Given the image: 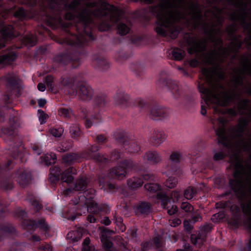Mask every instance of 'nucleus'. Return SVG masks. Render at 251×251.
<instances>
[{
    "instance_id": "obj_1",
    "label": "nucleus",
    "mask_w": 251,
    "mask_h": 251,
    "mask_svg": "<svg viewBox=\"0 0 251 251\" xmlns=\"http://www.w3.org/2000/svg\"><path fill=\"white\" fill-rule=\"evenodd\" d=\"M152 11L157 19L155 30L163 36L169 35L176 38L178 31L175 26V23L181 20L194 28L201 27L210 36L213 49L203 52L200 56L203 63L212 65L209 68H203L201 70L209 88H205L203 85L199 88L207 105L209 103L218 105L213 107L214 115L225 113V111L219 105H227L243 92L251 95V86H246L243 84L245 75L251 76V63L247 61L242 62L240 68L233 70L231 78L233 88L227 90L221 82L220 80L224 78L225 73L220 64L224 61L229 52L237 51L242 44L241 41H233L228 49L222 48L223 43L220 37V27L223 20L222 10L214 7L212 11H206L203 17L200 7L190 0H163L158 5L153 8Z\"/></svg>"
},
{
    "instance_id": "obj_2",
    "label": "nucleus",
    "mask_w": 251,
    "mask_h": 251,
    "mask_svg": "<svg viewBox=\"0 0 251 251\" xmlns=\"http://www.w3.org/2000/svg\"><path fill=\"white\" fill-rule=\"evenodd\" d=\"M65 8L67 10L65 15L66 20L83 25L90 23L92 17L101 18L105 16L108 21L100 25L99 29L101 31L108 30L120 19L122 15L121 11L103 0L84 4H82L78 0H74L70 5H65Z\"/></svg>"
},
{
    "instance_id": "obj_3",
    "label": "nucleus",
    "mask_w": 251,
    "mask_h": 251,
    "mask_svg": "<svg viewBox=\"0 0 251 251\" xmlns=\"http://www.w3.org/2000/svg\"><path fill=\"white\" fill-rule=\"evenodd\" d=\"M238 107L240 113L246 115L247 117L241 119L237 126L226 130L225 125L227 121L224 117H219L217 119L214 116L211 121L213 125L217 126L216 134L222 144L237 151H249L251 150V138L245 139L243 137V132L248 123L251 121V101L247 100H241Z\"/></svg>"
},
{
    "instance_id": "obj_4",
    "label": "nucleus",
    "mask_w": 251,
    "mask_h": 251,
    "mask_svg": "<svg viewBox=\"0 0 251 251\" xmlns=\"http://www.w3.org/2000/svg\"><path fill=\"white\" fill-rule=\"evenodd\" d=\"M234 166L235 169L234 179L230 180L229 183L235 192H242L251 183V171L247 172L239 159L236 160Z\"/></svg>"
},
{
    "instance_id": "obj_5",
    "label": "nucleus",
    "mask_w": 251,
    "mask_h": 251,
    "mask_svg": "<svg viewBox=\"0 0 251 251\" xmlns=\"http://www.w3.org/2000/svg\"><path fill=\"white\" fill-rule=\"evenodd\" d=\"M66 91L70 96H77L81 100H90L93 94V91L91 87L82 82H76L73 85L66 87Z\"/></svg>"
},
{
    "instance_id": "obj_6",
    "label": "nucleus",
    "mask_w": 251,
    "mask_h": 251,
    "mask_svg": "<svg viewBox=\"0 0 251 251\" xmlns=\"http://www.w3.org/2000/svg\"><path fill=\"white\" fill-rule=\"evenodd\" d=\"M133 166V163L132 161L126 160L123 161L117 166L111 168L107 174V176L109 178L122 180L126 177V171L132 168Z\"/></svg>"
},
{
    "instance_id": "obj_7",
    "label": "nucleus",
    "mask_w": 251,
    "mask_h": 251,
    "mask_svg": "<svg viewBox=\"0 0 251 251\" xmlns=\"http://www.w3.org/2000/svg\"><path fill=\"white\" fill-rule=\"evenodd\" d=\"M91 196L89 197L88 196V191L84 192L83 196H80L79 198V201L75 202V204H78L80 206L87 205V210L90 213L96 214L99 213L100 211H102L103 209L101 207L98 205L93 200H90L92 199L95 195V191L94 189H90L89 190Z\"/></svg>"
},
{
    "instance_id": "obj_8",
    "label": "nucleus",
    "mask_w": 251,
    "mask_h": 251,
    "mask_svg": "<svg viewBox=\"0 0 251 251\" xmlns=\"http://www.w3.org/2000/svg\"><path fill=\"white\" fill-rule=\"evenodd\" d=\"M189 46L188 52L189 54L198 53L205 50L207 41L205 39H199L195 36L189 37L187 40Z\"/></svg>"
},
{
    "instance_id": "obj_9",
    "label": "nucleus",
    "mask_w": 251,
    "mask_h": 251,
    "mask_svg": "<svg viewBox=\"0 0 251 251\" xmlns=\"http://www.w3.org/2000/svg\"><path fill=\"white\" fill-rule=\"evenodd\" d=\"M115 234V231L107 228H101L100 232V240L103 247L108 250H111L113 243L110 240L112 235Z\"/></svg>"
},
{
    "instance_id": "obj_10",
    "label": "nucleus",
    "mask_w": 251,
    "mask_h": 251,
    "mask_svg": "<svg viewBox=\"0 0 251 251\" xmlns=\"http://www.w3.org/2000/svg\"><path fill=\"white\" fill-rule=\"evenodd\" d=\"M210 228L208 225H205L202 226L201 229V233H200L197 236L192 234L191 236V239L193 244L200 246L205 240L206 234L205 232Z\"/></svg>"
},
{
    "instance_id": "obj_11",
    "label": "nucleus",
    "mask_w": 251,
    "mask_h": 251,
    "mask_svg": "<svg viewBox=\"0 0 251 251\" xmlns=\"http://www.w3.org/2000/svg\"><path fill=\"white\" fill-rule=\"evenodd\" d=\"M86 26L84 27V33H79L78 35L75 37V40L72 43L70 44L75 45H82L85 44L88 39H92V35L88 31H86Z\"/></svg>"
},
{
    "instance_id": "obj_12",
    "label": "nucleus",
    "mask_w": 251,
    "mask_h": 251,
    "mask_svg": "<svg viewBox=\"0 0 251 251\" xmlns=\"http://www.w3.org/2000/svg\"><path fill=\"white\" fill-rule=\"evenodd\" d=\"M144 159L151 164H157L161 160L160 155L155 151H147L144 155Z\"/></svg>"
},
{
    "instance_id": "obj_13",
    "label": "nucleus",
    "mask_w": 251,
    "mask_h": 251,
    "mask_svg": "<svg viewBox=\"0 0 251 251\" xmlns=\"http://www.w3.org/2000/svg\"><path fill=\"white\" fill-rule=\"evenodd\" d=\"M166 139V135L163 131H154L150 138V141L155 145H159Z\"/></svg>"
},
{
    "instance_id": "obj_14",
    "label": "nucleus",
    "mask_w": 251,
    "mask_h": 251,
    "mask_svg": "<svg viewBox=\"0 0 251 251\" xmlns=\"http://www.w3.org/2000/svg\"><path fill=\"white\" fill-rule=\"evenodd\" d=\"M76 170L75 168L70 167L62 173L61 180L63 182L70 184L74 179L72 175H76Z\"/></svg>"
},
{
    "instance_id": "obj_15",
    "label": "nucleus",
    "mask_w": 251,
    "mask_h": 251,
    "mask_svg": "<svg viewBox=\"0 0 251 251\" xmlns=\"http://www.w3.org/2000/svg\"><path fill=\"white\" fill-rule=\"evenodd\" d=\"M30 174L26 171H21L18 173L17 181L22 187H25L26 184H28L30 180Z\"/></svg>"
},
{
    "instance_id": "obj_16",
    "label": "nucleus",
    "mask_w": 251,
    "mask_h": 251,
    "mask_svg": "<svg viewBox=\"0 0 251 251\" xmlns=\"http://www.w3.org/2000/svg\"><path fill=\"white\" fill-rule=\"evenodd\" d=\"M16 59V56L14 54L10 53L7 55L0 56V66L11 64Z\"/></svg>"
},
{
    "instance_id": "obj_17",
    "label": "nucleus",
    "mask_w": 251,
    "mask_h": 251,
    "mask_svg": "<svg viewBox=\"0 0 251 251\" xmlns=\"http://www.w3.org/2000/svg\"><path fill=\"white\" fill-rule=\"evenodd\" d=\"M114 100L116 104L120 106H125L126 105L128 97L126 96L123 93H119L114 97Z\"/></svg>"
},
{
    "instance_id": "obj_18",
    "label": "nucleus",
    "mask_w": 251,
    "mask_h": 251,
    "mask_svg": "<svg viewBox=\"0 0 251 251\" xmlns=\"http://www.w3.org/2000/svg\"><path fill=\"white\" fill-rule=\"evenodd\" d=\"M143 183V179L140 177H133L127 180V185L131 188L133 189L141 186Z\"/></svg>"
},
{
    "instance_id": "obj_19",
    "label": "nucleus",
    "mask_w": 251,
    "mask_h": 251,
    "mask_svg": "<svg viewBox=\"0 0 251 251\" xmlns=\"http://www.w3.org/2000/svg\"><path fill=\"white\" fill-rule=\"evenodd\" d=\"M151 116L152 119H161L166 116L164 109L159 108H153L151 110Z\"/></svg>"
},
{
    "instance_id": "obj_20",
    "label": "nucleus",
    "mask_w": 251,
    "mask_h": 251,
    "mask_svg": "<svg viewBox=\"0 0 251 251\" xmlns=\"http://www.w3.org/2000/svg\"><path fill=\"white\" fill-rule=\"evenodd\" d=\"M0 33L4 39L15 36L13 28L11 25L3 27L0 31Z\"/></svg>"
},
{
    "instance_id": "obj_21",
    "label": "nucleus",
    "mask_w": 251,
    "mask_h": 251,
    "mask_svg": "<svg viewBox=\"0 0 251 251\" xmlns=\"http://www.w3.org/2000/svg\"><path fill=\"white\" fill-rule=\"evenodd\" d=\"M63 160L66 163H74L78 161L79 156L77 154L72 153L64 155L63 157Z\"/></svg>"
},
{
    "instance_id": "obj_22",
    "label": "nucleus",
    "mask_w": 251,
    "mask_h": 251,
    "mask_svg": "<svg viewBox=\"0 0 251 251\" xmlns=\"http://www.w3.org/2000/svg\"><path fill=\"white\" fill-rule=\"evenodd\" d=\"M86 185L87 181L86 178L82 177L76 181L74 189L75 191L83 190L86 188Z\"/></svg>"
},
{
    "instance_id": "obj_23",
    "label": "nucleus",
    "mask_w": 251,
    "mask_h": 251,
    "mask_svg": "<svg viewBox=\"0 0 251 251\" xmlns=\"http://www.w3.org/2000/svg\"><path fill=\"white\" fill-rule=\"evenodd\" d=\"M70 132L71 137L74 139H77L81 135L79 127L76 125H73L70 126Z\"/></svg>"
},
{
    "instance_id": "obj_24",
    "label": "nucleus",
    "mask_w": 251,
    "mask_h": 251,
    "mask_svg": "<svg viewBox=\"0 0 251 251\" xmlns=\"http://www.w3.org/2000/svg\"><path fill=\"white\" fill-rule=\"evenodd\" d=\"M196 189L192 187H188L184 192V196L188 200L192 199L196 194Z\"/></svg>"
},
{
    "instance_id": "obj_25",
    "label": "nucleus",
    "mask_w": 251,
    "mask_h": 251,
    "mask_svg": "<svg viewBox=\"0 0 251 251\" xmlns=\"http://www.w3.org/2000/svg\"><path fill=\"white\" fill-rule=\"evenodd\" d=\"M157 200L160 201L161 205L164 208H167L169 203V198L165 194H158L156 197Z\"/></svg>"
},
{
    "instance_id": "obj_26",
    "label": "nucleus",
    "mask_w": 251,
    "mask_h": 251,
    "mask_svg": "<svg viewBox=\"0 0 251 251\" xmlns=\"http://www.w3.org/2000/svg\"><path fill=\"white\" fill-rule=\"evenodd\" d=\"M172 55L176 60H181L185 55V51L179 49H175L172 51Z\"/></svg>"
},
{
    "instance_id": "obj_27",
    "label": "nucleus",
    "mask_w": 251,
    "mask_h": 251,
    "mask_svg": "<svg viewBox=\"0 0 251 251\" xmlns=\"http://www.w3.org/2000/svg\"><path fill=\"white\" fill-rule=\"evenodd\" d=\"M90 239L89 238H86L82 243V251H94V248L90 246Z\"/></svg>"
},
{
    "instance_id": "obj_28",
    "label": "nucleus",
    "mask_w": 251,
    "mask_h": 251,
    "mask_svg": "<svg viewBox=\"0 0 251 251\" xmlns=\"http://www.w3.org/2000/svg\"><path fill=\"white\" fill-rule=\"evenodd\" d=\"M145 188L146 190L154 193L160 189V186L156 183H148L145 185Z\"/></svg>"
},
{
    "instance_id": "obj_29",
    "label": "nucleus",
    "mask_w": 251,
    "mask_h": 251,
    "mask_svg": "<svg viewBox=\"0 0 251 251\" xmlns=\"http://www.w3.org/2000/svg\"><path fill=\"white\" fill-rule=\"evenodd\" d=\"M117 28L119 33L122 35L126 34L129 32L130 30L128 26L123 23L119 24Z\"/></svg>"
},
{
    "instance_id": "obj_30",
    "label": "nucleus",
    "mask_w": 251,
    "mask_h": 251,
    "mask_svg": "<svg viewBox=\"0 0 251 251\" xmlns=\"http://www.w3.org/2000/svg\"><path fill=\"white\" fill-rule=\"evenodd\" d=\"M151 204L148 202H142L138 207V210L143 214L147 213L150 211Z\"/></svg>"
},
{
    "instance_id": "obj_31",
    "label": "nucleus",
    "mask_w": 251,
    "mask_h": 251,
    "mask_svg": "<svg viewBox=\"0 0 251 251\" xmlns=\"http://www.w3.org/2000/svg\"><path fill=\"white\" fill-rule=\"evenodd\" d=\"M44 161L46 165H50L54 163L56 159V156L54 153L46 154L44 157Z\"/></svg>"
},
{
    "instance_id": "obj_32",
    "label": "nucleus",
    "mask_w": 251,
    "mask_h": 251,
    "mask_svg": "<svg viewBox=\"0 0 251 251\" xmlns=\"http://www.w3.org/2000/svg\"><path fill=\"white\" fill-rule=\"evenodd\" d=\"M25 43L30 46H34L37 42V39L34 35H26L25 37Z\"/></svg>"
},
{
    "instance_id": "obj_33",
    "label": "nucleus",
    "mask_w": 251,
    "mask_h": 251,
    "mask_svg": "<svg viewBox=\"0 0 251 251\" xmlns=\"http://www.w3.org/2000/svg\"><path fill=\"white\" fill-rule=\"evenodd\" d=\"M59 115L65 118H69L72 115V111L70 109L61 108L58 110Z\"/></svg>"
},
{
    "instance_id": "obj_34",
    "label": "nucleus",
    "mask_w": 251,
    "mask_h": 251,
    "mask_svg": "<svg viewBox=\"0 0 251 251\" xmlns=\"http://www.w3.org/2000/svg\"><path fill=\"white\" fill-rule=\"evenodd\" d=\"M64 130L62 127L52 128L50 130V133L56 137H60L63 134Z\"/></svg>"
},
{
    "instance_id": "obj_35",
    "label": "nucleus",
    "mask_w": 251,
    "mask_h": 251,
    "mask_svg": "<svg viewBox=\"0 0 251 251\" xmlns=\"http://www.w3.org/2000/svg\"><path fill=\"white\" fill-rule=\"evenodd\" d=\"M177 183V180L175 177H170L165 182V185L169 188L175 187Z\"/></svg>"
},
{
    "instance_id": "obj_36",
    "label": "nucleus",
    "mask_w": 251,
    "mask_h": 251,
    "mask_svg": "<svg viewBox=\"0 0 251 251\" xmlns=\"http://www.w3.org/2000/svg\"><path fill=\"white\" fill-rule=\"evenodd\" d=\"M170 196L174 202L178 201L182 197L181 193L176 190L173 191Z\"/></svg>"
},
{
    "instance_id": "obj_37",
    "label": "nucleus",
    "mask_w": 251,
    "mask_h": 251,
    "mask_svg": "<svg viewBox=\"0 0 251 251\" xmlns=\"http://www.w3.org/2000/svg\"><path fill=\"white\" fill-rule=\"evenodd\" d=\"M181 208L186 212H191L193 210V207L188 202H182L181 205Z\"/></svg>"
},
{
    "instance_id": "obj_38",
    "label": "nucleus",
    "mask_w": 251,
    "mask_h": 251,
    "mask_svg": "<svg viewBox=\"0 0 251 251\" xmlns=\"http://www.w3.org/2000/svg\"><path fill=\"white\" fill-rule=\"evenodd\" d=\"M5 80L10 84H13L16 82V76L14 74H9L5 76Z\"/></svg>"
},
{
    "instance_id": "obj_39",
    "label": "nucleus",
    "mask_w": 251,
    "mask_h": 251,
    "mask_svg": "<svg viewBox=\"0 0 251 251\" xmlns=\"http://www.w3.org/2000/svg\"><path fill=\"white\" fill-rule=\"evenodd\" d=\"M181 155L179 152H173L170 156V160L174 162H178L180 161Z\"/></svg>"
},
{
    "instance_id": "obj_40",
    "label": "nucleus",
    "mask_w": 251,
    "mask_h": 251,
    "mask_svg": "<svg viewBox=\"0 0 251 251\" xmlns=\"http://www.w3.org/2000/svg\"><path fill=\"white\" fill-rule=\"evenodd\" d=\"M38 113L40 114L39 121L41 124H43L46 123L47 119L48 118L47 114H45L42 110H38Z\"/></svg>"
},
{
    "instance_id": "obj_41",
    "label": "nucleus",
    "mask_w": 251,
    "mask_h": 251,
    "mask_svg": "<svg viewBox=\"0 0 251 251\" xmlns=\"http://www.w3.org/2000/svg\"><path fill=\"white\" fill-rule=\"evenodd\" d=\"M151 242H152V241ZM152 242L153 243V246L155 248H158L162 246L163 244L161 238L159 236L154 237L152 240Z\"/></svg>"
},
{
    "instance_id": "obj_42",
    "label": "nucleus",
    "mask_w": 251,
    "mask_h": 251,
    "mask_svg": "<svg viewBox=\"0 0 251 251\" xmlns=\"http://www.w3.org/2000/svg\"><path fill=\"white\" fill-rule=\"evenodd\" d=\"M153 246L151 242H145L141 245L142 250L143 251H148L151 249Z\"/></svg>"
},
{
    "instance_id": "obj_43",
    "label": "nucleus",
    "mask_w": 251,
    "mask_h": 251,
    "mask_svg": "<svg viewBox=\"0 0 251 251\" xmlns=\"http://www.w3.org/2000/svg\"><path fill=\"white\" fill-rule=\"evenodd\" d=\"M181 220L178 218H175L169 220V224L171 226L176 227L181 224Z\"/></svg>"
},
{
    "instance_id": "obj_44",
    "label": "nucleus",
    "mask_w": 251,
    "mask_h": 251,
    "mask_svg": "<svg viewBox=\"0 0 251 251\" xmlns=\"http://www.w3.org/2000/svg\"><path fill=\"white\" fill-rule=\"evenodd\" d=\"M140 147L136 144H131L129 147V151L131 152H137L139 151Z\"/></svg>"
},
{
    "instance_id": "obj_45",
    "label": "nucleus",
    "mask_w": 251,
    "mask_h": 251,
    "mask_svg": "<svg viewBox=\"0 0 251 251\" xmlns=\"http://www.w3.org/2000/svg\"><path fill=\"white\" fill-rule=\"evenodd\" d=\"M45 81L47 86L50 89L52 88V83L53 82V78L51 75H48L46 76Z\"/></svg>"
},
{
    "instance_id": "obj_46",
    "label": "nucleus",
    "mask_w": 251,
    "mask_h": 251,
    "mask_svg": "<svg viewBox=\"0 0 251 251\" xmlns=\"http://www.w3.org/2000/svg\"><path fill=\"white\" fill-rule=\"evenodd\" d=\"M25 15V12L23 8H19L15 13L14 16L16 17L21 18Z\"/></svg>"
},
{
    "instance_id": "obj_47",
    "label": "nucleus",
    "mask_w": 251,
    "mask_h": 251,
    "mask_svg": "<svg viewBox=\"0 0 251 251\" xmlns=\"http://www.w3.org/2000/svg\"><path fill=\"white\" fill-rule=\"evenodd\" d=\"M55 4L57 8H60L64 4L63 0H52L51 2V8H54L53 4Z\"/></svg>"
},
{
    "instance_id": "obj_48",
    "label": "nucleus",
    "mask_w": 251,
    "mask_h": 251,
    "mask_svg": "<svg viewBox=\"0 0 251 251\" xmlns=\"http://www.w3.org/2000/svg\"><path fill=\"white\" fill-rule=\"evenodd\" d=\"M184 229L188 232H190L192 229L193 226L188 221H184L183 222Z\"/></svg>"
},
{
    "instance_id": "obj_49",
    "label": "nucleus",
    "mask_w": 251,
    "mask_h": 251,
    "mask_svg": "<svg viewBox=\"0 0 251 251\" xmlns=\"http://www.w3.org/2000/svg\"><path fill=\"white\" fill-rule=\"evenodd\" d=\"M20 148H21V149L22 148V147L21 145H20L18 147V148L16 147L15 148H12L11 149V151L14 152L13 154L14 158H16L18 157V156L19 155L20 150Z\"/></svg>"
},
{
    "instance_id": "obj_50",
    "label": "nucleus",
    "mask_w": 251,
    "mask_h": 251,
    "mask_svg": "<svg viewBox=\"0 0 251 251\" xmlns=\"http://www.w3.org/2000/svg\"><path fill=\"white\" fill-rule=\"evenodd\" d=\"M243 211L248 215L251 216V202L249 203L246 207L244 206Z\"/></svg>"
},
{
    "instance_id": "obj_51",
    "label": "nucleus",
    "mask_w": 251,
    "mask_h": 251,
    "mask_svg": "<svg viewBox=\"0 0 251 251\" xmlns=\"http://www.w3.org/2000/svg\"><path fill=\"white\" fill-rule=\"evenodd\" d=\"M167 208L168 209V213L171 215L174 214L177 211V208L175 205H172L170 208L169 207H167Z\"/></svg>"
},
{
    "instance_id": "obj_52",
    "label": "nucleus",
    "mask_w": 251,
    "mask_h": 251,
    "mask_svg": "<svg viewBox=\"0 0 251 251\" xmlns=\"http://www.w3.org/2000/svg\"><path fill=\"white\" fill-rule=\"evenodd\" d=\"M98 67L102 68L103 69H106V61L105 60H98L97 61Z\"/></svg>"
},
{
    "instance_id": "obj_53",
    "label": "nucleus",
    "mask_w": 251,
    "mask_h": 251,
    "mask_svg": "<svg viewBox=\"0 0 251 251\" xmlns=\"http://www.w3.org/2000/svg\"><path fill=\"white\" fill-rule=\"evenodd\" d=\"M54 24L55 25H61V18L59 16H57L53 18V21L50 22V24Z\"/></svg>"
},
{
    "instance_id": "obj_54",
    "label": "nucleus",
    "mask_w": 251,
    "mask_h": 251,
    "mask_svg": "<svg viewBox=\"0 0 251 251\" xmlns=\"http://www.w3.org/2000/svg\"><path fill=\"white\" fill-rule=\"evenodd\" d=\"M224 155L222 153H216L214 156V159L216 161L221 160L223 158Z\"/></svg>"
},
{
    "instance_id": "obj_55",
    "label": "nucleus",
    "mask_w": 251,
    "mask_h": 251,
    "mask_svg": "<svg viewBox=\"0 0 251 251\" xmlns=\"http://www.w3.org/2000/svg\"><path fill=\"white\" fill-rule=\"evenodd\" d=\"M201 219H202L201 217L199 214L196 215H194V216H193V217L192 218V220L193 222V223H196L197 222H200L201 220Z\"/></svg>"
},
{
    "instance_id": "obj_56",
    "label": "nucleus",
    "mask_w": 251,
    "mask_h": 251,
    "mask_svg": "<svg viewBox=\"0 0 251 251\" xmlns=\"http://www.w3.org/2000/svg\"><path fill=\"white\" fill-rule=\"evenodd\" d=\"M32 205L34 206V209L36 211L41 208V205L36 201H33Z\"/></svg>"
},
{
    "instance_id": "obj_57",
    "label": "nucleus",
    "mask_w": 251,
    "mask_h": 251,
    "mask_svg": "<svg viewBox=\"0 0 251 251\" xmlns=\"http://www.w3.org/2000/svg\"><path fill=\"white\" fill-rule=\"evenodd\" d=\"M41 250H44L45 251H51L52 249L50 245L47 244L45 245H42L40 247Z\"/></svg>"
},
{
    "instance_id": "obj_58",
    "label": "nucleus",
    "mask_w": 251,
    "mask_h": 251,
    "mask_svg": "<svg viewBox=\"0 0 251 251\" xmlns=\"http://www.w3.org/2000/svg\"><path fill=\"white\" fill-rule=\"evenodd\" d=\"M97 140L99 143H103L106 140V137L102 135H100L97 136Z\"/></svg>"
},
{
    "instance_id": "obj_59",
    "label": "nucleus",
    "mask_w": 251,
    "mask_h": 251,
    "mask_svg": "<svg viewBox=\"0 0 251 251\" xmlns=\"http://www.w3.org/2000/svg\"><path fill=\"white\" fill-rule=\"evenodd\" d=\"M114 218L115 219V223L117 226H118L119 224L121 225V223H123V219L122 218L117 217L116 215H114Z\"/></svg>"
},
{
    "instance_id": "obj_60",
    "label": "nucleus",
    "mask_w": 251,
    "mask_h": 251,
    "mask_svg": "<svg viewBox=\"0 0 251 251\" xmlns=\"http://www.w3.org/2000/svg\"><path fill=\"white\" fill-rule=\"evenodd\" d=\"M101 223L105 225L108 226L110 224L111 221L107 217H105L101 221Z\"/></svg>"
},
{
    "instance_id": "obj_61",
    "label": "nucleus",
    "mask_w": 251,
    "mask_h": 251,
    "mask_svg": "<svg viewBox=\"0 0 251 251\" xmlns=\"http://www.w3.org/2000/svg\"><path fill=\"white\" fill-rule=\"evenodd\" d=\"M38 89L42 92H43L46 89V87L44 84L42 83H39L37 85Z\"/></svg>"
},
{
    "instance_id": "obj_62",
    "label": "nucleus",
    "mask_w": 251,
    "mask_h": 251,
    "mask_svg": "<svg viewBox=\"0 0 251 251\" xmlns=\"http://www.w3.org/2000/svg\"><path fill=\"white\" fill-rule=\"evenodd\" d=\"M199 65V62L196 59H192L190 62V65L192 67H195Z\"/></svg>"
},
{
    "instance_id": "obj_63",
    "label": "nucleus",
    "mask_w": 251,
    "mask_h": 251,
    "mask_svg": "<svg viewBox=\"0 0 251 251\" xmlns=\"http://www.w3.org/2000/svg\"><path fill=\"white\" fill-rule=\"evenodd\" d=\"M47 103L45 99H41L38 100V105L40 107H43Z\"/></svg>"
},
{
    "instance_id": "obj_64",
    "label": "nucleus",
    "mask_w": 251,
    "mask_h": 251,
    "mask_svg": "<svg viewBox=\"0 0 251 251\" xmlns=\"http://www.w3.org/2000/svg\"><path fill=\"white\" fill-rule=\"evenodd\" d=\"M144 178L145 180L151 179L153 180L154 178V176L151 174H147L144 176Z\"/></svg>"
}]
</instances>
